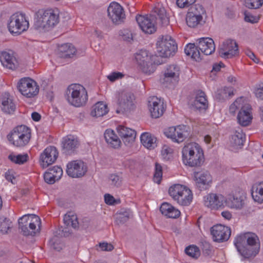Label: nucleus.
I'll return each instance as SVG.
<instances>
[{
    "label": "nucleus",
    "instance_id": "obj_1",
    "mask_svg": "<svg viewBox=\"0 0 263 263\" xmlns=\"http://www.w3.org/2000/svg\"><path fill=\"white\" fill-rule=\"evenodd\" d=\"M156 14L149 16L139 15L136 20L141 29L145 33L152 34L156 31L154 21L161 27H166L170 24L169 17L166 10L162 5L158 4L154 9Z\"/></svg>",
    "mask_w": 263,
    "mask_h": 263
},
{
    "label": "nucleus",
    "instance_id": "obj_2",
    "mask_svg": "<svg viewBox=\"0 0 263 263\" xmlns=\"http://www.w3.org/2000/svg\"><path fill=\"white\" fill-rule=\"evenodd\" d=\"M256 236L249 233L238 236L234 241L238 252L245 258L255 257L259 252V245Z\"/></svg>",
    "mask_w": 263,
    "mask_h": 263
},
{
    "label": "nucleus",
    "instance_id": "obj_3",
    "mask_svg": "<svg viewBox=\"0 0 263 263\" xmlns=\"http://www.w3.org/2000/svg\"><path fill=\"white\" fill-rule=\"evenodd\" d=\"M182 154L183 163L191 167L199 166L204 162L203 151L196 143H189L184 146Z\"/></svg>",
    "mask_w": 263,
    "mask_h": 263
},
{
    "label": "nucleus",
    "instance_id": "obj_4",
    "mask_svg": "<svg viewBox=\"0 0 263 263\" xmlns=\"http://www.w3.org/2000/svg\"><path fill=\"white\" fill-rule=\"evenodd\" d=\"M59 22V13L58 10L48 9L44 11L34 22V28L40 31H47L53 28Z\"/></svg>",
    "mask_w": 263,
    "mask_h": 263
},
{
    "label": "nucleus",
    "instance_id": "obj_5",
    "mask_svg": "<svg viewBox=\"0 0 263 263\" xmlns=\"http://www.w3.org/2000/svg\"><path fill=\"white\" fill-rule=\"evenodd\" d=\"M66 97L68 103L76 107L84 105L88 100L86 89L78 84H72L68 86L66 91Z\"/></svg>",
    "mask_w": 263,
    "mask_h": 263
},
{
    "label": "nucleus",
    "instance_id": "obj_6",
    "mask_svg": "<svg viewBox=\"0 0 263 263\" xmlns=\"http://www.w3.org/2000/svg\"><path fill=\"white\" fill-rule=\"evenodd\" d=\"M30 136V129L25 125H21L13 129L8 135V139L14 145L21 147L29 142Z\"/></svg>",
    "mask_w": 263,
    "mask_h": 263
},
{
    "label": "nucleus",
    "instance_id": "obj_7",
    "mask_svg": "<svg viewBox=\"0 0 263 263\" xmlns=\"http://www.w3.org/2000/svg\"><path fill=\"white\" fill-rule=\"evenodd\" d=\"M40 220V218L35 215H25L18 219V229L24 236H34L36 231V223Z\"/></svg>",
    "mask_w": 263,
    "mask_h": 263
},
{
    "label": "nucleus",
    "instance_id": "obj_8",
    "mask_svg": "<svg viewBox=\"0 0 263 263\" xmlns=\"http://www.w3.org/2000/svg\"><path fill=\"white\" fill-rule=\"evenodd\" d=\"M177 50V45L169 35L162 36L157 43V51L159 56L167 58L173 55Z\"/></svg>",
    "mask_w": 263,
    "mask_h": 263
},
{
    "label": "nucleus",
    "instance_id": "obj_9",
    "mask_svg": "<svg viewBox=\"0 0 263 263\" xmlns=\"http://www.w3.org/2000/svg\"><path fill=\"white\" fill-rule=\"evenodd\" d=\"M29 22L26 20L25 15L15 13L9 18L8 28L12 34H20L29 28Z\"/></svg>",
    "mask_w": 263,
    "mask_h": 263
},
{
    "label": "nucleus",
    "instance_id": "obj_10",
    "mask_svg": "<svg viewBox=\"0 0 263 263\" xmlns=\"http://www.w3.org/2000/svg\"><path fill=\"white\" fill-rule=\"evenodd\" d=\"M17 87L19 91L27 98L34 97L39 91L36 82L29 78H22L18 82Z\"/></svg>",
    "mask_w": 263,
    "mask_h": 263
},
{
    "label": "nucleus",
    "instance_id": "obj_11",
    "mask_svg": "<svg viewBox=\"0 0 263 263\" xmlns=\"http://www.w3.org/2000/svg\"><path fill=\"white\" fill-rule=\"evenodd\" d=\"M151 58L146 50H140L136 55V60L140 69L147 74H151L155 70V65L153 64Z\"/></svg>",
    "mask_w": 263,
    "mask_h": 263
},
{
    "label": "nucleus",
    "instance_id": "obj_12",
    "mask_svg": "<svg viewBox=\"0 0 263 263\" xmlns=\"http://www.w3.org/2000/svg\"><path fill=\"white\" fill-rule=\"evenodd\" d=\"M134 95L129 92L123 91L119 93L118 98V108L116 112L124 113L130 111L135 107Z\"/></svg>",
    "mask_w": 263,
    "mask_h": 263
},
{
    "label": "nucleus",
    "instance_id": "obj_13",
    "mask_svg": "<svg viewBox=\"0 0 263 263\" xmlns=\"http://www.w3.org/2000/svg\"><path fill=\"white\" fill-rule=\"evenodd\" d=\"M219 55L224 59H230L238 53V45L233 40H227L220 45L218 48Z\"/></svg>",
    "mask_w": 263,
    "mask_h": 263
},
{
    "label": "nucleus",
    "instance_id": "obj_14",
    "mask_svg": "<svg viewBox=\"0 0 263 263\" xmlns=\"http://www.w3.org/2000/svg\"><path fill=\"white\" fill-rule=\"evenodd\" d=\"M165 134L174 141L180 143L189 137L190 128L185 125H179L177 127H171L167 132H165Z\"/></svg>",
    "mask_w": 263,
    "mask_h": 263
},
{
    "label": "nucleus",
    "instance_id": "obj_15",
    "mask_svg": "<svg viewBox=\"0 0 263 263\" xmlns=\"http://www.w3.org/2000/svg\"><path fill=\"white\" fill-rule=\"evenodd\" d=\"M87 171V165L80 160L72 161L67 165L66 172L68 176L72 178L83 176Z\"/></svg>",
    "mask_w": 263,
    "mask_h": 263
},
{
    "label": "nucleus",
    "instance_id": "obj_16",
    "mask_svg": "<svg viewBox=\"0 0 263 263\" xmlns=\"http://www.w3.org/2000/svg\"><path fill=\"white\" fill-rule=\"evenodd\" d=\"M180 68L175 64L167 66L164 71V77L161 82L167 86L170 84H176L179 80Z\"/></svg>",
    "mask_w": 263,
    "mask_h": 263
},
{
    "label": "nucleus",
    "instance_id": "obj_17",
    "mask_svg": "<svg viewBox=\"0 0 263 263\" xmlns=\"http://www.w3.org/2000/svg\"><path fill=\"white\" fill-rule=\"evenodd\" d=\"M231 230L222 224H217L211 228L213 239L216 242H223L229 239L231 235Z\"/></svg>",
    "mask_w": 263,
    "mask_h": 263
},
{
    "label": "nucleus",
    "instance_id": "obj_18",
    "mask_svg": "<svg viewBox=\"0 0 263 263\" xmlns=\"http://www.w3.org/2000/svg\"><path fill=\"white\" fill-rule=\"evenodd\" d=\"M108 15L115 24H120L125 18L123 9L118 3L112 2L107 9Z\"/></svg>",
    "mask_w": 263,
    "mask_h": 263
},
{
    "label": "nucleus",
    "instance_id": "obj_19",
    "mask_svg": "<svg viewBox=\"0 0 263 263\" xmlns=\"http://www.w3.org/2000/svg\"><path fill=\"white\" fill-rule=\"evenodd\" d=\"M58 152L55 147H47L40 155V164L43 167H47L54 163L58 157Z\"/></svg>",
    "mask_w": 263,
    "mask_h": 263
},
{
    "label": "nucleus",
    "instance_id": "obj_20",
    "mask_svg": "<svg viewBox=\"0 0 263 263\" xmlns=\"http://www.w3.org/2000/svg\"><path fill=\"white\" fill-rule=\"evenodd\" d=\"M148 105L152 118H158L163 114V103L157 97L151 98L148 100Z\"/></svg>",
    "mask_w": 263,
    "mask_h": 263
},
{
    "label": "nucleus",
    "instance_id": "obj_21",
    "mask_svg": "<svg viewBox=\"0 0 263 263\" xmlns=\"http://www.w3.org/2000/svg\"><path fill=\"white\" fill-rule=\"evenodd\" d=\"M117 130L125 145L130 146L134 142L136 136L135 130L123 125L118 126Z\"/></svg>",
    "mask_w": 263,
    "mask_h": 263
},
{
    "label": "nucleus",
    "instance_id": "obj_22",
    "mask_svg": "<svg viewBox=\"0 0 263 263\" xmlns=\"http://www.w3.org/2000/svg\"><path fill=\"white\" fill-rule=\"evenodd\" d=\"M196 44L200 51L205 55H210L215 50V45L212 39L210 37H202L196 41Z\"/></svg>",
    "mask_w": 263,
    "mask_h": 263
},
{
    "label": "nucleus",
    "instance_id": "obj_23",
    "mask_svg": "<svg viewBox=\"0 0 263 263\" xmlns=\"http://www.w3.org/2000/svg\"><path fill=\"white\" fill-rule=\"evenodd\" d=\"M224 197L221 195L211 194L204 197V204L212 209H217L223 205Z\"/></svg>",
    "mask_w": 263,
    "mask_h": 263
},
{
    "label": "nucleus",
    "instance_id": "obj_24",
    "mask_svg": "<svg viewBox=\"0 0 263 263\" xmlns=\"http://www.w3.org/2000/svg\"><path fill=\"white\" fill-rule=\"evenodd\" d=\"M62 144L63 153L66 155L72 154L79 146V142L78 139L72 136L65 137Z\"/></svg>",
    "mask_w": 263,
    "mask_h": 263
},
{
    "label": "nucleus",
    "instance_id": "obj_25",
    "mask_svg": "<svg viewBox=\"0 0 263 263\" xmlns=\"http://www.w3.org/2000/svg\"><path fill=\"white\" fill-rule=\"evenodd\" d=\"M251 107L249 104H246L241 107L238 112L237 120L239 123L243 126H248L251 121L252 117L250 115Z\"/></svg>",
    "mask_w": 263,
    "mask_h": 263
},
{
    "label": "nucleus",
    "instance_id": "obj_26",
    "mask_svg": "<svg viewBox=\"0 0 263 263\" xmlns=\"http://www.w3.org/2000/svg\"><path fill=\"white\" fill-rule=\"evenodd\" d=\"M194 176L197 185L200 190L204 189V186L212 182L211 176L206 171L194 172Z\"/></svg>",
    "mask_w": 263,
    "mask_h": 263
},
{
    "label": "nucleus",
    "instance_id": "obj_27",
    "mask_svg": "<svg viewBox=\"0 0 263 263\" xmlns=\"http://www.w3.org/2000/svg\"><path fill=\"white\" fill-rule=\"evenodd\" d=\"M224 202L228 207L235 209H241L245 205L243 197L238 195H230Z\"/></svg>",
    "mask_w": 263,
    "mask_h": 263
},
{
    "label": "nucleus",
    "instance_id": "obj_28",
    "mask_svg": "<svg viewBox=\"0 0 263 263\" xmlns=\"http://www.w3.org/2000/svg\"><path fill=\"white\" fill-rule=\"evenodd\" d=\"M191 108L195 110H205L208 108V101L205 98L204 92L198 93L194 101L191 104Z\"/></svg>",
    "mask_w": 263,
    "mask_h": 263
},
{
    "label": "nucleus",
    "instance_id": "obj_29",
    "mask_svg": "<svg viewBox=\"0 0 263 263\" xmlns=\"http://www.w3.org/2000/svg\"><path fill=\"white\" fill-rule=\"evenodd\" d=\"M160 211L163 215L171 218H176L180 214V212L178 210L166 202H164L161 204Z\"/></svg>",
    "mask_w": 263,
    "mask_h": 263
},
{
    "label": "nucleus",
    "instance_id": "obj_30",
    "mask_svg": "<svg viewBox=\"0 0 263 263\" xmlns=\"http://www.w3.org/2000/svg\"><path fill=\"white\" fill-rule=\"evenodd\" d=\"M0 61L4 66L13 69L17 65L16 59L11 54L3 51L0 54Z\"/></svg>",
    "mask_w": 263,
    "mask_h": 263
},
{
    "label": "nucleus",
    "instance_id": "obj_31",
    "mask_svg": "<svg viewBox=\"0 0 263 263\" xmlns=\"http://www.w3.org/2000/svg\"><path fill=\"white\" fill-rule=\"evenodd\" d=\"M76 52V49L71 44L66 43L61 45L58 49L59 56L62 58H70Z\"/></svg>",
    "mask_w": 263,
    "mask_h": 263
},
{
    "label": "nucleus",
    "instance_id": "obj_32",
    "mask_svg": "<svg viewBox=\"0 0 263 263\" xmlns=\"http://www.w3.org/2000/svg\"><path fill=\"white\" fill-rule=\"evenodd\" d=\"M108 111L109 109L106 104L103 102H98L92 107L91 115L95 117H103L107 114Z\"/></svg>",
    "mask_w": 263,
    "mask_h": 263
},
{
    "label": "nucleus",
    "instance_id": "obj_33",
    "mask_svg": "<svg viewBox=\"0 0 263 263\" xmlns=\"http://www.w3.org/2000/svg\"><path fill=\"white\" fill-rule=\"evenodd\" d=\"M184 52L186 55L191 56L193 59L196 61L201 60L200 51L198 45H195V43H189L186 45L184 48Z\"/></svg>",
    "mask_w": 263,
    "mask_h": 263
},
{
    "label": "nucleus",
    "instance_id": "obj_34",
    "mask_svg": "<svg viewBox=\"0 0 263 263\" xmlns=\"http://www.w3.org/2000/svg\"><path fill=\"white\" fill-rule=\"evenodd\" d=\"M104 135L106 142L112 147L117 148L120 146L121 141L112 130H106Z\"/></svg>",
    "mask_w": 263,
    "mask_h": 263
},
{
    "label": "nucleus",
    "instance_id": "obj_35",
    "mask_svg": "<svg viewBox=\"0 0 263 263\" xmlns=\"http://www.w3.org/2000/svg\"><path fill=\"white\" fill-rule=\"evenodd\" d=\"M234 89L233 87H224L218 89L215 92V98L219 101H224L234 95Z\"/></svg>",
    "mask_w": 263,
    "mask_h": 263
},
{
    "label": "nucleus",
    "instance_id": "obj_36",
    "mask_svg": "<svg viewBox=\"0 0 263 263\" xmlns=\"http://www.w3.org/2000/svg\"><path fill=\"white\" fill-rule=\"evenodd\" d=\"M193 199V195L191 191L187 187L181 194L180 196L177 198L176 200L178 204L183 206H186L190 204Z\"/></svg>",
    "mask_w": 263,
    "mask_h": 263
},
{
    "label": "nucleus",
    "instance_id": "obj_37",
    "mask_svg": "<svg viewBox=\"0 0 263 263\" xmlns=\"http://www.w3.org/2000/svg\"><path fill=\"white\" fill-rule=\"evenodd\" d=\"M142 144L147 148H154L157 146L156 138L148 133H143L141 136Z\"/></svg>",
    "mask_w": 263,
    "mask_h": 263
},
{
    "label": "nucleus",
    "instance_id": "obj_38",
    "mask_svg": "<svg viewBox=\"0 0 263 263\" xmlns=\"http://www.w3.org/2000/svg\"><path fill=\"white\" fill-rule=\"evenodd\" d=\"M202 21V16L196 15L193 12L189 11L186 14V22L190 27H195L201 24Z\"/></svg>",
    "mask_w": 263,
    "mask_h": 263
},
{
    "label": "nucleus",
    "instance_id": "obj_39",
    "mask_svg": "<svg viewBox=\"0 0 263 263\" xmlns=\"http://www.w3.org/2000/svg\"><path fill=\"white\" fill-rule=\"evenodd\" d=\"M63 221L65 226L67 227H71L75 229L79 227L77 217L71 212L67 213L64 215Z\"/></svg>",
    "mask_w": 263,
    "mask_h": 263
},
{
    "label": "nucleus",
    "instance_id": "obj_40",
    "mask_svg": "<svg viewBox=\"0 0 263 263\" xmlns=\"http://www.w3.org/2000/svg\"><path fill=\"white\" fill-rule=\"evenodd\" d=\"M252 196L254 200L259 202L263 200V182L255 184L252 189Z\"/></svg>",
    "mask_w": 263,
    "mask_h": 263
},
{
    "label": "nucleus",
    "instance_id": "obj_41",
    "mask_svg": "<svg viewBox=\"0 0 263 263\" xmlns=\"http://www.w3.org/2000/svg\"><path fill=\"white\" fill-rule=\"evenodd\" d=\"M16 106L12 100L5 98L2 102V110L5 113L11 114L14 112Z\"/></svg>",
    "mask_w": 263,
    "mask_h": 263
},
{
    "label": "nucleus",
    "instance_id": "obj_42",
    "mask_svg": "<svg viewBox=\"0 0 263 263\" xmlns=\"http://www.w3.org/2000/svg\"><path fill=\"white\" fill-rule=\"evenodd\" d=\"M245 135L242 130L236 131L235 134L232 136L231 143L233 146H242L245 141Z\"/></svg>",
    "mask_w": 263,
    "mask_h": 263
},
{
    "label": "nucleus",
    "instance_id": "obj_43",
    "mask_svg": "<svg viewBox=\"0 0 263 263\" xmlns=\"http://www.w3.org/2000/svg\"><path fill=\"white\" fill-rule=\"evenodd\" d=\"M108 179L109 184L114 187H119L122 185L123 178L121 173L111 174Z\"/></svg>",
    "mask_w": 263,
    "mask_h": 263
},
{
    "label": "nucleus",
    "instance_id": "obj_44",
    "mask_svg": "<svg viewBox=\"0 0 263 263\" xmlns=\"http://www.w3.org/2000/svg\"><path fill=\"white\" fill-rule=\"evenodd\" d=\"M186 187L180 185L175 184L170 187L168 193L174 200H177V198L179 197L182 193L185 190Z\"/></svg>",
    "mask_w": 263,
    "mask_h": 263
},
{
    "label": "nucleus",
    "instance_id": "obj_45",
    "mask_svg": "<svg viewBox=\"0 0 263 263\" xmlns=\"http://www.w3.org/2000/svg\"><path fill=\"white\" fill-rule=\"evenodd\" d=\"M12 228V222L6 217H0V232L3 234L8 233Z\"/></svg>",
    "mask_w": 263,
    "mask_h": 263
},
{
    "label": "nucleus",
    "instance_id": "obj_46",
    "mask_svg": "<svg viewBox=\"0 0 263 263\" xmlns=\"http://www.w3.org/2000/svg\"><path fill=\"white\" fill-rule=\"evenodd\" d=\"M49 245L52 249L57 251L61 250L64 247L62 239L58 236H54L49 240Z\"/></svg>",
    "mask_w": 263,
    "mask_h": 263
},
{
    "label": "nucleus",
    "instance_id": "obj_47",
    "mask_svg": "<svg viewBox=\"0 0 263 263\" xmlns=\"http://www.w3.org/2000/svg\"><path fill=\"white\" fill-rule=\"evenodd\" d=\"M130 212L129 210H125L117 214L116 221L118 224H123L126 222L130 216Z\"/></svg>",
    "mask_w": 263,
    "mask_h": 263
},
{
    "label": "nucleus",
    "instance_id": "obj_48",
    "mask_svg": "<svg viewBox=\"0 0 263 263\" xmlns=\"http://www.w3.org/2000/svg\"><path fill=\"white\" fill-rule=\"evenodd\" d=\"M60 170L58 169L57 176H54V175H52L51 173L47 171L44 175L45 181L48 184H53L56 181H58L60 179Z\"/></svg>",
    "mask_w": 263,
    "mask_h": 263
},
{
    "label": "nucleus",
    "instance_id": "obj_49",
    "mask_svg": "<svg viewBox=\"0 0 263 263\" xmlns=\"http://www.w3.org/2000/svg\"><path fill=\"white\" fill-rule=\"evenodd\" d=\"M185 252L187 255L195 259L198 258L200 255L199 248L195 246H190L186 247Z\"/></svg>",
    "mask_w": 263,
    "mask_h": 263
},
{
    "label": "nucleus",
    "instance_id": "obj_50",
    "mask_svg": "<svg viewBox=\"0 0 263 263\" xmlns=\"http://www.w3.org/2000/svg\"><path fill=\"white\" fill-rule=\"evenodd\" d=\"M9 159L12 162L16 164H23L27 160L28 155H18L17 156H14L10 155L8 157Z\"/></svg>",
    "mask_w": 263,
    "mask_h": 263
},
{
    "label": "nucleus",
    "instance_id": "obj_51",
    "mask_svg": "<svg viewBox=\"0 0 263 263\" xmlns=\"http://www.w3.org/2000/svg\"><path fill=\"white\" fill-rule=\"evenodd\" d=\"M246 7L249 9H258L263 4V0H245Z\"/></svg>",
    "mask_w": 263,
    "mask_h": 263
},
{
    "label": "nucleus",
    "instance_id": "obj_52",
    "mask_svg": "<svg viewBox=\"0 0 263 263\" xmlns=\"http://www.w3.org/2000/svg\"><path fill=\"white\" fill-rule=\"evenodd\" d=\"M162 176V166L160 164L156 162L155 163V172L154 175V180L155 182L159 184L161 182Z\"/></svg>",
    "mask_w": 263,
    "mask_h": 263
},
{
    "label": "nucleus",
    "instance_id": "obj_53",
    "mask_svg": "<svg viewBox=\"0 0 263 263\" xmlns=\"http://www.w3.org/2000/svg\"><path fill=\"white\" fill-rule=\"evenodd\" d=\"M189 11L193 12V13L198 16H202V14L205 13V10L204 8L202 5L199 4L192 5Z\"/></svg>",
    "mask_w": 263,
    "mask_h": 263
},
{
    "label": "nucleus",
    "instance_id": "obj_54",
    "mask_svg": "<svg viewBox=\"0 0 263 263\" xmlns=\"http://www.w3.org/2000/svg\"><path fill=\"white\" fill-rule=\"evenodd\" d=\"M120 35L122 36L123 40L130 42L133 40V35L130 31L128 29H123L120 31Z\"/></svg>",
    "mask_w": 263,
    "mask_h": 263
},
{
    "label": "nucleus",
    "instance_id": "obj_55",
    "mask_svg": "<svg viewBox=\"0 0 263 263\" xmlns=\"http://www.w3.org/2000/svg\"><path fill=\"white\" fill-rule=\"evenodd\" d=\"M124 74L120 72L114 71L107 76V79L111 82H114L117 80L123 78Z\"/></svg>",
    "mask_w": 263,
    "mask_h": 263
},
{
    "label": "nucleus",
    "instance_id": "obj_56",
    "mask_svg": "<svg viewBox=\"0 0 263 263\" xmlns=\"http://www.w3.org/2000/svg\"><path fill=\"white\" fill-rule=\"evenodd\" d=\"M196 0H177L176 3L180 8L188 7L190 5H192Z\"/></svg>",
    "mask_w": 263,
    "mask_h": 263
},
{
    "label": "nucleus",
    "instance_id": "obj_57",
    "mask_svg": "<svg viewBox=\"0 0 263 263\" xmlns=\"http://www.w3.org/2000/svg\"><path fill=\"white\" fill-rule=\"evenodd\" d=\"M245 20L246 22H250L251 23H255L257 22L258 18L252 15L250 12L246 11L244 12Z\"/></svg>",
    "mask_w": 263,
    "mask_h": 263
},
{
    "label": "nucleus",
    "instance_id": "obj_58",
    "mask_svg": "<svg viewBox=\"0 0 263 263\" xmlns=\"http://www.w3.org/2000/svg\"><path fill=\"white\" fill-rule=\"evenodd\" d=\"M254 93L257 98L263 100V84H258L256 86Z\"/></svg>",
    "mask_w": 263,
    "mask_h": 263
},
{
    "label": "nucleus",
    "instance_id": "obj_59",
    "mask_svg": "<svg viewBox=\"0 0 263 263\" xmlns=\"http://www.w3.org/2000/svg\"><path fill=\"white\" fill-rule=\"evenodd\" d=\"M99 247L102 251H111L114 247L111 243L107 242H102L99 243Z\"/></svg>",
    "mask_w": 263,
    "mask_h": 263
},
{
    "label": "nucleus",
    "instance_id": "obj_60",
    "mask_svg": "<svg viewBox=\"0 0 263 263\" xmlns=\"http://www.w3.org/2000/svg\"><path fill=\"white\" fill-rule=\"evenodd\" d=\"M104 200L105 202L108 205H113L116 203L114 197L109 194H106L104 195Z\"/></svg>",
    "mask_w": 263,
    "mask_h": 263
},
{
    "label": "nucleus",
    "instance_id": "obj_61",
    "mask_svg": "<svg viewBox=\"0 0 263 263\" xmlns=\"http://www.w3.org/2000/svg\"><path fill=\"white\" fill-rule=\"evenodd\" d=\"M241 100V98H238L236 100V101L232 104H231V105L230 106V108H229V110H230V112L232 114H234L235 112V110H236V109L237 108H238L239 107H238L237 106V104H238V103L239 102H240Z\"/></svg>",
    "mask_w": 263,
    "mask_h": 263
},
{
    "label": "nucleus",
    "instance_id": "obj_62",
    "mask_svg": "<svg viewBox=\"0 0 263 263\" xmlns=\"http://www.w3.org/2000/svg\"><path fill=\"white\" fill-rule=\"evenodd\" d=\"M58 169L60 170V178L61 177L62 174H63V171L61 167H59L58 166H54L52 168H50L48 170V171L49 173H51L52 175H54V176H57L58 172Z\"/></svg>",
    "mask_w": 263,
    "mask_h": 263
},
{
    "label": "nucleus",
    "instance_id": "obj_63",
    "mask_svg": "<svg viewBox=\"0 0 263 263\" xmlns=\"http://www.w3.org/2000/svg\"><path fill=\"white\" fill-rule=\"evenodd\" d=\"M246 54L251 59H252L255 63H258L259 62V59H257L255 55L254 54L253 52H252L250 50H247L246 51Z\"/></svg>",
    "mask_w": 263,
    "mask_h": 263
},
{
    "label": "nucleus",
    "instance_id": "obj_64",
    "mask_svg": "<svg viewBox=\"0 0 263 263\" xmlns=\"http://www.w3.org/2000/svg\"><path fill=\"white\" fill-rule=\"evenodd\" d=\"M32 119L34 121H39L41 118V115L37 112H33L31 115Z\"/></svg>",
    "mask_w": 263,
    "mask_h": 263
}]
</instances>
